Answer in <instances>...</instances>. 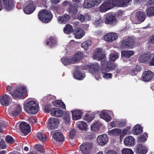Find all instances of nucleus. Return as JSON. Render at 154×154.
<instances>
[{"label": "nucleus", "mask_w": 154, "mask_h": 154, "mask_svg": "<svg viewBox=\"0 0 154 154\" xmlns=\"http://www.w3.org/2000/svg\"><path fill=\"white\" fill-rule=\"evenodd\" d=\"M37 137L39 140L42 142L45 141L46 139V137L45 134L41 132L38 133L37 134Z\"/></svg>", "instance_id": "obj_36"}, {"label": "nucleus", "mask_w": 154, "mask_h": 154, "mask_svg": "<svg viewBox=\"0 0 154 154\" xmlns=\"http://www.w3.org/2000/svg\"><path fill=\"white\" fill-rule=\"evenodd\" d=\"M130 128H125L123 130L122 132L121 131V134H120L121 136H124L128 132Z\"/></svg>", "instance_id": "obj_57"}, {"label": "nucleus", "mask_w": 154, "mask_h": 154, "mask_svg": "<svg viewBox=\"0 0 154 154\" xmlns=\"http://www.w3.org/2000/svg\"><path fill=\"white\" fill-rule=\"evenodd\" d=\"M70 6V8L69 9V12H70L73 14H76L77 12V8L74 6Z\"/></svg>", "instance_id": "obj_51"}, {"label": "nucleus", "mask_w": 154, "mask_h": 154, "mask_svg": "<svg viewBox=\"0 0 154 154\" xmlns=\"http://www.w3.org/2000/svg\"><path fill=\"white\" fill-rule=\"evenodd\" d=\"M95 118V116L93 113L86 114L85 116V120L88 122L92 121Z\"/></svg>", "instance_id": "obj_43"}, {"label": "nucleus", "mask_w": 154, "mask_h": 154, "mask_svg": "<svg viewBox=\"0 0 154 154\" xmlns=\"http://www.w3.org/2000/svg\"><path fill=\"white\" fill-rule=\"evenodd\" d=\"M102 23V21L100 19H99L94 22V24L96 25V26L100 25Z\"/></svg>", "instance_id": "obj_61"}, {"label": "nucleus", "mask_w": 154, "mask_h": 154, "mask_svg": "<svg viewBox=\"0 0 154 154\" xmlns=\"http://www.w3.org/2000/svg\"><path fill=\"white\" fill-rule=\"evenodd\" d=\"M106 154H118L116 151L113 150H110L108 151Z\"/></svg>", "instance_id": "obj_64"}, {"label": "nucleus", "mask_w": 154, "mask_h": 154, "mask_svg": "<svg viewBox=\"0 0 154 154\" xmlns=\"http://www.w3.org/2000/svg\"><path fill=\"white\" fill-rule=\"evenodd\" d=\"M108 133L110 136H118L121 134V130L118 128H114L109 131Z\"/></svg>", "instance_id": "obj_32"}, {"label": "nucleus", "mask_w": 154, "mask_h": 154, "mask_svg": "<svg viewBox=\"0 0 154 154\" xmlns=\"http://www.w3.org/2000/svg\"><path fill=\"white\" fill-rule=\"evenodd\" d=\"M151 58L150 55L148 54H143L139 57V60L141 62L146 63L149 61Z\"/></svg>", "instance_id": "obj_25"}, {"label": "nucleus", "mask_w": 154, "mask_h": 154, "mask_svg": "<svg viewBox=\"0 0 154 154\" xmlns=\"http://www.w3.org/2000/svg\"><path fill=\"white\" fill-rule=\"evenodd\" d=\"M28 2L29 3L28 5L25 8L24 10V12L27 14H29L32 13L35 9L33 1H29Z\"/></svg>", "instance_id": "obj_14"}, {"label": "nucleus", "mask_w": 154, "mask_h": 154, "mask_svg": "<svg viewBox=\"0 0 154 154\" xmlns=\"http://www.w3.org/2000/svg\"><path fill=\"white\" fill-rule=\"evenodd\" d=\"M149 42L150 43L154 44V34L150 37L149 39Z\"/></svg>", "instance_id": "obj_62"}, {"label": "nucleus", "mask_w": 154, "mask_h": 154, "mask_svg": "<svg viewBox=\"0 0 154 154\" xmlns=\"http://www.w3.org/2000/svg\"><path fill=\"white\" fill-rule=\"evenodd\" d=\"M38 17L42 21L45 23H48L52 19V15L50 12L47 10H42L38 14Z\"/></svg>", "instance_id": "obj_2"}, {"label": "nucleus", "mask_w": 154, "mask_h": 154, "mask_svg": "<svg viewBox=\"0 0 154 154\" xmlns=\"http://www.w3.org/2000/svg\"><path fill=\"white\" fill-rule=\"evenodd\" d=\"M118 121H115L111 122L110 124L112 127H118Z\"/></svg>", "instance_id": "obj_60"}, {"label": "nucleus", "mask_w": 154, "mask_h": 154, "mask_svg": "<svg viewBox=\"0 0 154 154\" xmlns=\"http://www.w3.org/2000/svg\"><path fill=\"white\" fill-rule=\"evenodd\" d=\"M77 19L80 20L82 22H84L85 19H86L88 20H90V17L87 14H85L84 15H83L82 14H78L77 16Z\"/></svg>", "instance_id": "obj_34"}, {"label": "nucleus", "mask_w": 154, "mask_h": 154, "mask_svg": "<svg viewBox=\"0 0 154 154\" xmlns=\"http://www.w3.org/2000/svg\"><path fill=\"white\" fill-rule=\"evenodd\" d=\"M98 143L100 145H103L107 143L108 138L106 135L103 134L99 136L97 138Z\"/></svg>", "instance_id": "obj_17"}, {"label": "nucleus", "mask_w": 154, "mask_h": 154, "mask_svg": "<svg viewBox=\"0 0 154 154\" xmlns=\"http://www.w3.org/2000/svg\"><path fill=\"white\" fill-rule=\"evenodd\" d=\"M134 139L132 137L128 136L124 140V143L126 145L133 146L134 145Z\"/></svg>", "instance_id": "obj_23"}, {"label": "nucleus", "mask_w": 154, "mask_h": 154, "mask_svg": "<svg viewBox=\"0 0 154 154\" xmlns=\"http://www.w3.org/2000/svg\"><path fill=\"white\" fill-rule=\"evenodd\" d=\"M51 105H46L45 106L44 111L46 112H49L51 109Z\"/></svg>", "instance_id": "obj_59"}, {"label": "nucleus", "mask_w": 154, "mask_h": 154, "mask_svg": "<svg viewBox=\"0 0 154 154\" xmlns=\"http://www.w3.org/2000/svg\"><path fill=\"white\" fill-rule=\"evenodd\" d=\"M7 147L5 141L3 140H1L0 142V147L2 149H5Z\"/></svg>", "instance_id": "obj_56"}, {"label": "nucleus", "mask_w": 154, "mask_h": 154, "mask_svg": "<svg viewBox=\"0 0 154 154\" xmlns=\"http://www.w3.org/2000/svg\"><path fill=\"white\" fill-rule=\"evenodd\" d=\"M21 111V108L19 104H14L10 109V113L13 116L19 115Z\"/></svg>", "instance_id": "obj_10"}, {"label": "nucleus", "mask_w": 154, "mask_h": 154, "mask_svg": "<svg viewBox=\"0 0 154 154\" xmlns=\"http://www.w3.org/2000/svg\"><path fill=\"white\" fill-rule=\"evenodd\" d=\"M118 36L116 33H109L106 35L104 37V40L108 42H112L116 40Z\"/></svg>", "instance_id": "obj_15"}, {"label": "nucleus", "mask_w": 154, "mask_h": 154, "mask_svg": "<svg viewBox=\"0 0 154 154\" xmlns=\"http://www.w3.org/2000/svg\"><path fill=\"white\" fill-rule=\"evenodd\" d=\"M73 119L77 120L81 119L82 113L80 110L73 111L72 112Z\"/></svg>", "instance_id": "obj_26"}, {"label": "nucleus", "mask_w": 154, "mask_h": 154, "mask_svg": "<svg viewBox=\"0 0 154 154\" xmlns=\"http://www.w3.org/2000/svg\"><path fill=\"white\" fill-rule=\"evenodd\" d=\"M53 104L56 107H61L63 109H65L66 108L65 104L63 101L61 100H56L53 102Z\"/></svg>", "instance_id": "obj_38"}, {"label": "nucleus", "mask_w": 154, "mask_h": 154, "mask_svg": "<svg viewBox=\"0 0 154 154\" xmlns=\"http://www.w3.org/2000/svg\"><path fill=\"white\" fill-rule=\"evenodd\" d=\"M5 124L3 122H0V133H2L3 130L5 127Z\"/></svg>", "instance_id": "obj_58"}, {"label": "nucleus", "mask_w": 154, "mask_h": 154, "mask_svg": "<svg viewBox=\"0 0 154 154\" xmlns=\"http://www.w3.org/2000/svg\"><path fill=\"white\" fill-rule=\"evenodd\" d=\"M105 57V55L102 53L100 56L97 57V59L99 60H100L101 61V64H102V63H103L105 62V61L106 59Z\"/></svg>", "instance_id": "obj_48"}, {"label": "nucleus", "mask_w": 154, "mask_h": 154, "mask_svg": "<svg viewBox=\"0 0 154 154\" xmlns=\"http://www.w3.org/2000/svg\"><path fill=\"white\" fill-rule=\"evenodd\" d=\"M154 75V73L151 71H145L143 73L142 79L143 81L148 82L152 79Z\"/></svg>", "instance_id": "obj_12"}, {"label": "nucleus", "mask_w": 154, "mask_h": 154, "mask_svg": "<svg viewBox=\"0 0 154 154\" xmlns=\"http://www.w3.org/2000/svg\"><path fill=\"white\" fill-rule=\"evenodd\" d=\"M85 77L79 70H77L74 72V78L79 80H82Z\"/></svg>", "instance_id": "obj_35"}, {"label": "nucleus", "mask_w": 154, "mask_h": 154, "mask_svg": "<svg viewBox=\"0 0 154 154\" xmlns=\"http://www.w3.org/2000/svg\"><path fill=\"white\" fill-rule=\"evenodd\" d=\"M149 61L148 63L150 66H154V57L152 58L151 59L150 58Z\"/></svg>", "instance_id": "obj_63"}, {"label": "nucleus", "mask_w": 154, "mask_h": 154, "mask_svg": "<svg viewBox=\"0 0 154 154\" xmlns=\"http://www.w3.org/2000/svg\"><path fill=\"white\" fill-rule=\"evenodd\" d=\"M142 131V128L139 125H136L133 128L132 132L134 134L138 135L140 134Z\"/></svg>", "instance_id": "obj_33"}, {"label": "nucleus", "mask_w": 154, "mask_h": 154, "mask_svg": "<svg viewBox=\"0 0 154 154\" xmlns=\"http://www.w3.org/2000/svg\"><path fill=\"white\" fill-rule=\"evenodd\" d=\"M25 111L27 113L36 114L38 111V106L34 101L28 102L24 105Z\"/></svg>", "instance_id": "obj_1"}, {"label": "nucleus", "mask_w": 154, "mask_h": 154, "mask_svg": "<svg viewBox=\"0 0 154 154\" xmlns=\"http://www.w3.org/2000/svg\"><path fill=\"white\" fill-rule=\"evenodd\" d=\"M92 146V143L85 142L80 146V149L83 153L88 154L89 153L90 150Z\"/></svg>", "instance_id": "obj_8"}, {"label": "nucleus", "mask_w": 154, "mask_h": 154, "mask_svg": "<svg viewBox=\"0 0 154 154\" xmlns=\"http://www.w3.org/2000/svg\"><path fill=\"white\" fill-rule=\"evenodd\" d=\"M51 134L52 135L53 137L57 141H62L64 140L63 136L60 132L54 131L51 132Z\"/></svg>", "instance_id": "obj_13"}, {"label": "nucleus", "mask_w": 154, "mask_h": 154, "mask_svg": "<svg viewBox=\"0 0 154 154\" xmlns=\"http://www.w3.org/2000/svg\"><path fill=\"white\" fill-rule=\"evenodd\" d=\"M34 148L37 151L41 152L43 150V147L40 144H36L35 145Z\"/></svg>", "instance_id": "obj_52"}, {"label": "nucleus", "mask_w": 154, "mask_h": 154, "mask_svg": "<svg viewBox=\"0 0 154 154\" xmlns=\"http://www.w3.org/2000/svg\"><path fill=\"white\" fill-rule=\"evenodd\" d=\"M76 133V131L75 129L71 130L69 132V136L71 138H73L75 136Z\"/></svg>", "instance_id": "obj_54"}, {"label": "nucleus", "mask_w": 154, "mask_h": 154, "mask_svg": "<svg viewBox=\"0 0 154 154\" xmlns=\"http://www.w3.org/2000/svg\"><path fill=\"white\" fill-rule=\"evenodd\" d=\"M56 43V40L54 39L53 38H51L48 40L47 44L51 47L52 46L51 45L55 44Z\"/></svg>", "instance_id": "obj_49"}, {"label": "nucleus", "mask_w": 154, "mask_h": 154, "mask_svg": "<svg viewBox=\"0 0 154 154\" xmlns=\"http://www.w3.org/2000/svg\"><path fill=\"white\" fill-rule=\"evenodd\" d=\"M63 119L64 122L66 124L69 123L70 121V118L68 114H66L63 116Z\"/></svg>", "instance_id": "obj_53"}, {"label": "nucleus", "mask_w": 154, "mask_h": 154, "mask_svg": "<svg viewBox=\"0 0 154 154\" xmlns=\"http://www.w3.org/2000/svg\"><path fill=\"white\" fill-rule=\"evenodd\" d=\"M51 113L54 116L60 117L63 114V111L58 108H54L51 110Z\"/></svg>", "instance_id": "obj_22"}, {"label": "nucleus", "mask_w": 154, "mask_h": 154, "mask_svg": "<svg viewBox=\"0 0 154 154\" xmlns=\"http://www.w3.org/2000/svg\"><path fill=\"white\" fill-rule=\"evenodd\" d=\"M135 17L139 21L143 22L145 20L146 16L144 12L138 11L136 12Z\"/></svg>", "instance_id": "obj_20"}, {"label": "nucleus", "mask_w": 154, "mask_h": 154, "mask_svg": "<svg viewBox=\"0 0 154 154\" xmlns=\"http://www.w3.org/2000/svg\"><path fill=\"white\" fill-rule=\"evenodd\" d=\"M61 61L65 65H67L69 64L73 63L71 58L69 59L68 57H63L61 59Z\"/></svg>", "instance_id": "obj_40"}, {"label": "nucleus", "mask_w": 154, "mask_h": 154, "mask_svg": "<svg viewBox=\"0 0 154 154\" xmlns=\"http://www.w3.org/2000/svg\"><path fill=\"white\" fill-rule=\"evenodd\" d=\"M109 56L110 60L113 62L115 61L119 57L118 54L116 53L111 54Z\"/></svg>", "instance_id": "obj_45"}, {"label": "nucleus", "mask_w": 154, "mask_h": 154, "mask_svg": "<svg viewBox=\"0 0 154 154\" xmlns=\"http://www.w3.org/2000/svg\"><path fill=\"white\" fill-rule=\"evenodd\" d=\"M138 139L137 141L139 143L144 142L146 140V137L143 135H141L139 136Z\"/></svg>", "instance_id": "obj_50"}, {"label": "nucleus", "mask_w": 154, "mask_h": 154, "mask_svg": "<svg viewBox=\"0 0 154 154\" xmlns=\"http://www.w3.org/2000/svg\"><path fill=\"white\" fill-rule=\"evenodd\" d=\"M116 67L114 63L110 61H107L103 63H102L101 69L103 71L109 72L112 70Z\"/></svg>", "instance_id": "obj_7"}, {"label": "nucleus", "mask_w": 154, "mask_h": 154, "mask_svg": "<svg viewBox=\"0 0 154 154\" xmlns=\"http://www.w3.org/2000/svg\"><path fill=\"white\" fill-rule=\"evenodd\" d=\"M102 53V49L101 48H97L95 51L94 55L93 56V58L94 59H97V57L100 56Z\"/></svg>", "instance_id": "obj_39"}, {"label": "nucleus", "mask_w": 154, "mask_h": 154, "mask_svg": "<svg viewBox=\"0 0 154 154\" xmlns=\"http://www.w3.org/2000/svg\"><path fill=\"white\" fill-rule=\"evenodd\" d=\"M135 44L134 38H130L122 41L121 43V47L123 48H132Z\"/></svg>", "instance_id": "obj_5"}, {"label": "nucleus", "mask_w": 154, "mask_h": 154, "mask_svg": "<svg viewBox=\"0 0 154 154\" xmlns=\"http://www.w3.org/2000/svg\"><path fill=\"white\" fill-rule=\"evenodd\" d=\"M11 100L10 97L9 95L5 94L1 97L0 99V102L1 104L3 106L8 105Z\"/></svg>", "instance_id": "obj_19"}, {"label": "nucleus", "mask_w": 154, "mask_h": 154, "mask_svg": "<svg viewBox=\"0 0 154 154\" xmlns=\"http://www.w3.org/2000/svg\"><path fill=\"white\" fill-rule=\"evenodd\" d=\"M5 7L8 11L11 10L14 6L13 0H3Z\"/></svg>", "instance_id": "obj_21"}, {"label": "nucleus", "mask_w": 154, "mask_h": 154, "mask_svg": "<svg viewBox=\"0 0 154 154\" xmlns=\"http://www.w3.org/2000/svg\"><path fill=\"white\" fill-rule=\"evenodd\" d=\"M113 0H109L103 3L99 8L101 12H105L106 11L114 7L113 4Z\"/></svg>", "instance_id": "obj_6"}, {"label": "nucleus", "mask_w": 154, "mask_h": 154, "mask_svg": "<svg viewBox=\"0 0 154 154\" xmlns=\"http://www.w3.org/2000/svg\"><path fill=\"white\" fill-rule=\"evenodd\" d=\"M83 57V54L81 52H78L75 55V56L71 58L72 60V62L73 63L78 62L81 60Z\"/></svg>", "instance_id": "obj_27"}, {"label": "nucleus", "mask_w": 154, "mask_h": 154, "mask_svg": "<svg viewBox=\"0 0 154 154\" xmlns=\"http://www.w3.org/2000/svg\"><path fill=\"white\" fill-rule=\"evenodd\" d=\"M100 116L101 118L104 119L106 122L109 121L111 119V117L104 110L103 111L100 113Z\"/></svg>", "instance_id": "obj_28"}, {"label": "nucleus", "mask_w": 154, "mask_h": 154, "mask_svg": "<svg viewBox=\"0 0 154 154\" xmlns=\"http://www.w3.org/2000/svg\"><path fill=\"white\" fill-rule=\"evenodd\" d=\"M70 17L68 14H66L62 16H59L58 18L59 22L62 23H65L69 21Z\"/></svg>", "instance_id": "obj_24"}, {"label": "nucleus", "mask_w": 154, "mask_h": 154, "mask_svg": "<svg viewBox=\"0 0 154 154\" xmlns=\"http://www.w3.org/2000/svg\"><path fill=\"white\" fill-rule=\"evenodd\" d=\"M146 14L148 17L154 16V7L148 8L146 11Z\"/></svg>", "instance_id": "obj_44"}, {"label": "nucleus", "mask_w": 154, "mask_h": 154, "mask_svg": "<svg viewBox=\"0 0 154 154\" xmlns=\"http://www.w3.org/2000/svg\"><path fill=\"white\" fill-rule=\"evenodd\" d=\"M122 57L129 58L134 54V51L125 50L122 51L121 52Z\"/></svg>", "instance_id": "obj_31"}, {"label": "nucleus", "mask_w": 154, "mask_h": 154, "mask_svg": "<svg viewBox=\"0 0 154 154\" xmlns=\"http://www.w3.org/2000/svg\"><path fill=\"white\" fill-rule=\"evenodd\" d=\"M102 76L105 78H111L112 77V74L110 73H107L103 72L101 73Z\"/></svg>", "instance_id": "obj_55"}, {"label": "nucleus", "mask_w": 154, "mask_h": 154, "mask_svg": "<svg viewBox=\"0 0 154 154\" xmlns=\"http://www.w3.org/2000/svg\"><path fill=\"white\" fill-rule=\"evenodd\" d=\"M123 154H133L134 152L131 149L124 148L122 150Z\"/></svg>", "instance_id": "obj_46"}, {"label": "nucleus", "mask_w": 154, "mask_h": 154, "mask_svg": "<svg viewBox=\"0 0 154 154\" xmlns=\"http://www.w3.org/2000/svg\"><path fill=\"white\" fill-rule=\"evenodd\" d=\"M5 140L7 143L10 144H12L15 142L13 138L9 135H7L6 137Z\"/></svg>", "instance_id": "obj_47"}, {"label": "nucleus", "mask_w": 154, "mask_h": 154, "mask_svg": "<svg viewBox=\"0 0 154 154\" xmlns=\"http://www.w3.org/2000/svg\"><path fill=\"white\" fill-rule=\"evenodd\" d=\"M99 68L98 64L95 63L91 65L89 69V71L91 73H94L98 71Z\"/></svg>", "instance_id": "obj_29"}, {"label": "nucleus", "mask_w": 154, "mask_h": 154, "mask_svg": "<svg viewBox=\"0 0 154 154\" xmlns=\"http://www.w3.org/2000/svg\"><path fill=\"white\" fill-rule=\"evenodd\" d=\"M148 149L145 146L142 144H138L136 149V152L138 154H146L147 152Z\"/></svg>", "instance_id": "obj_16"}, {"label": "nucleus", "mask_w": 154, "mask_h": 154, "mask_svg": "<svg viewBox=\"0 0 154 154\" xmlns=\"http://www.w3.org/2000/svg\"><path fill=\"white\" fill-rule=\"evenodd\" d=\"M73 33L75 38L79 39L82 38L85 35L84 31L79 28L75 29L73 31Z\"/></svg>", "instance_id": "obj_18"}, {"label": "nucleus", "mask_w": 154, "mask_h": 154, "mask_svg": "<svg viewBox=\"0 0 154 154\" xmlns=\"http://www.w3.org/2000/svg\"><path fill=\"white\" fill-rule=\"evenodd\" d=\"M117 21L116 15L114 14H109L106 17L105 22L106 24L114 25L117 23Z\"/></svg>", "instance_id": "obj_9"}, {"label": "nucleus", "mask_w": 154, "mask_h": 154, "mask_svg": "<svg viewBox=\"0 0 154 154\" xmlns=\"http://www.w3.org/2000/svg\"><path fill=\"white\" fill-rule=\"evenodd\" d=\"M92 43V41L90 40H88L83 42L82 44V47L85 50H87L88 48V47L91 45Z\"/></svg>", "instance_id": "obj_42"}, {"label": "nucleus", "mask_w": 154, "mask_h": 154, "mask_svg": "<svg viewBox=\"0 0 154 154\" xmlns=\"http://www.w3.org/2000/svg\"><path fill=\"white\" fill-rule=\"evenodd\" d=\"M59 123L58 119L55 118H51L48 120L47 123V127L49 130H53L56 128Z\"/></svg>", "instance_id": "obj_4"}, {"label": "nucleus", "mask_w": 154, "mask_h": 154, "mask_svg": "<svg viewBox=\"0 0 154 154\" xmlns=\"http://www.w3.org/2000/svg\"><path fill=\"white\" fill-rule=\"evenodd\" d=\"M73 31L72 26L69 24L66 25L64 29V32L67 34H69Z\"/></svg>", "instance_id": "obj_41"}, {"label": "nucleus", "mask_w": 154, "mask_h": 154, "mask_svg": "<svg viewBox=\"0 0 154 154\" xmlns=\"http://www.w3.org/2000/svg\"><path fill=\"white\" fill-rule=\"evenodd\" d=\"M77 127L80 130H86L87 129V124L84 121H80L77 123Z\"/></svg>", "instance_id": "obj_30"}, {"label": "nucleus", "mask_w": 154, "mask_h": 154, "mask_svg": "<svg viewBox=\"0 0 154 154\" xmlns=\"http://www.w3.org/2000/svg\"><path fill=\"white\" fill-rule=\"evenodd\" d=\"M26 93V88L24 86H20L15 89L11 95L14 98L19 99L23 96L24 93Z\"/></svg>", "instance_id": "obj_3"}, {"label": "nucleus", "mask_w": 154, "mask_h": 154, "mask_svg": "<svg viewBox=\"0 0 154 154\" xmlns=\"http://www.w3.org/2000/svg\"><path fill=\"white\" fill-rule=\"evenodd\" d=\"M20 130L25 135H27L31 131L29 125L26 122H22L20 125Z\"/></svg>", "instance_id": "obj_11"}, {"label": "nucleus", "mask_w": 154, "mask_h": 154, "mask_svg": "<svg viewBox=\"0 0 154 154\" xmlns=\"http://www.w3.org/2000/svg\"><path fill=\"white\" fill-rule=\"evenodd\" d=\"M100 125V122L97 121L95 122L91 126V129L92 131H97L99 130Z\"/></svg>", "instance_id": "obj_37"}]
</instances>
